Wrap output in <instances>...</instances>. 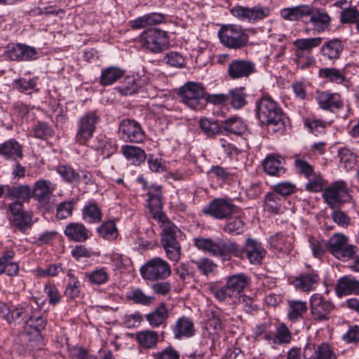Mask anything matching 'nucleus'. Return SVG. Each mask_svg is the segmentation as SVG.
Returning a JSON list of instances; mask_svg holds the SVG:
<instances>
[{"instance_id":"f257e3e1","label":"nucleus","mask_w":359,"mask_h":359,"mask_svg":"<svg viewBox=\"0 0 359 359\" xmlns=\"http://www.w3.org/2000/svg\"><path fill=\"white\" fill-rule=\"evenodd\" d=\"M192 241L193 245L198 250L219 257L222 261H229L231 256L240 257L241 255V251L238 249V244L235 241H226L221 238L213 240L203 236L194 237Z\"/></svg>"},{"instance_id":"f03ea898","label":"nucleus","mask_w":359,"mask_h":359,"mask_svg":"<svg viewBox=\"0 0 359 359\" xmlns=\"http://www.w3.org/2000/svg\"><path fill=\"white\" fill-rule=\"evenodd\" d=\"M161 232L160 243L166 257L174 264L180 262L182 255L180 237L182 231L169 219L159 222Z\"/></svg>"},{"instance_id":"7ed1b4c3","label":"nucleus","mask_w":359,"mask_h":359,"mask_svg":"<svg viewBox=\"0 0 359 359\" xmlns=\"http://www.w3.org/2000/svg\"><path fill=\"white\" fill-rule=\"evenodd\" d=\"M177 95L180 101L191 109L201 110L205 106V88L201 83H185L179 88Z\"/></svg>"},{"instance_id":"20e7f679","label":"nucleus","mask_w":359,"mask_h":359,"mask_svg":"<svg viewBox=\"0 0 359 359\" xmlns=\"http://www.w3.org/2000/svg\"><path fill=\"white\" fill-rule=\"evenodd\" d=\"M100 121L97 110H90L81 115L76 121V142L86 144L94 136Z\"/></svg>"},{"instance_id":"39448f33","label":"nucleus","mask_w":359,"mask_h":359,"mask_svg":"<svg viewBox=\"0 0 359 359\" xmlns=\"http://www.w3.org/2000/svg\"><path fill=\"white\" fill-rule=\"evenodd\" d=\"M138 41L142 48L153 53L163 51L169 45V38L167 33L156 28L144 30L140 34Z\"/></svg>"},{"instance_id":"423d86ee","label":"nucleus","mask_w":359,"mask_h":359,"mask_svg":"<svg viewBox=\"0 0 359 359\" xmlns=\"http://www.w3.org/2000/svg\"><path fill=\"white\" fill-rule=\"evenodd\" d=\"M220 42L226 47L240 49L247 46L249 35L238 25H223L218 32Z\"/></svg>"},{"instance_id":"0eeeda50","label":"nucleus","mask_w":359,"mask_h":359,"mask_svg":"<svg viewBox=\"0 0 359 359\" xmlns=\"http://www.w3.org/2000/svg\"><path fill=\"white\" fill-rule=\"evenodd\" d=\"M202 212L218 220H226L233 215L239 214L241 208L234 205L231 200L217 198L204 205Z\"/></svg>"},{"instance_id":"6e6552de","label":"nucleus","mask_w":359,"mask_h":359,"mask_svg":"<svg viewBox=\"0 0 359 359\" xmlns=\"http://www.w3.org/2000/svg\"><path fill=\"white\" fill-rule=\"evenodd\" d=\"M140 271L143 279L153 282L164 280L170 277L172 273L170 264L160 257L148 260Z\"/></svg>"},{"instance_id":"1a4fd4ad","label":"nucleus","mask_w":359,"mask_h":359,"mask_svg":"<svg viewBox=\"0 0 359 359\" xmlns=\"http://www.w3.org/2000/svg\"><path fill=\"white\" fill-rule=\"evenodd\" d=\"M257 115L262 123L266 126H277L282 122L281 109L268 97H263L257 102Z\"/></svg>"},{"instance_id":"9d476101","label":"nucleus","mask_w":359,"mask_h":359,"mask_svg":"<svg viewBox=\"0 0 359 359\" xmlns=\"http://www.w3.org/2000/svg\"><path fill=\"white\" fill-rule=\"evenodd\" d=\"M231 13L241 21L255 24L268 18L271 14V9L259 4L252 7L236 5L231 9Z\"/></svg>"},{"instance_id":"9b49d317","label":"nucleus","mask_w":359,"mask_h":359,"mask_svg":"<svg viewBox=\"0 0 359 359\" xmlns=\"http://www.w3.org/2000/svg\"><path fill=\"white\" fill-rule=\"evenodd\" d=\"M8 217L11 225L15 229L24 232L31 227L32 217L23 208L20 202H12L8 205Z\"/></svg>"},{"instance_id":"f8f14e48","label":"nucleus","mask_w":359,"mask_h":359,"mask_svg":"<svg viewBox=\"0 0 359 359\" xmlns=\"http://www.w3.org/2000/svg\"><path fill=\"white\" fill-rule=\"evenodd\" d=\"M118 137L126 142H142L145 134L140 124L134 119L121 121L118 128Z\"/></svg>"},{"instance_id":"ddd939ff","label":"nucleus","mask_w":359,"mask_h":359,"mask_svg":"<svg viewBox=\"0 0 359 359\" xmlns=\"http://www.w3.org/2000/svg\"><path fill=\"white\" fill-rule=\"evenodd\" d=\"M257 72L255 62L250 60L233 59L229 62L226 74L231 80L247 79Z\"/></svg>"},{"instance_id":"4468645a","label":"nucleus","mask_w":359,"mask_h":359,"mask_svg":"<svg viewBox=\"0 0 359 359\" xmlns=\"http://www.w3.org/2000/svg\"><path fill=\"white\" fill-rule=\"evenodd\" d=\"M322 40L321 37H316L293 41V46L295 48V62L298 66L302 69L308 66V57L305 56V53H310L313 48L319 46Z\"/></svg>"},{"instance_id":"2eb2a0df","label":"nucleus","mask_w":359,"mask_h":359,"mask_svg":"<svg viewBox=\"0 0 359 359\" xmlns=\"http://www.w3.org/2000/svg\"><path fill=\"white\" fill-rule=\"evenodd\" d=\"M238 249L241 251L240 259L245 257L252 264H260L266 256V251L261 243L255 239L248 238L245 240L243 248L238 245Z\"/></svg>"},{"instance_id":"dca6fc26","label":"nucleus","mask_w":359,"mask_h":359,"mask_svg":"<svg viewBox=\"0 0 359 359\" xmlns=\"http://www.w3.org/2000/svg\"><path fill=\"white\" fill-rule=\"evenodd\" d=\"M313 318L318 321L328 320L330 313L335 309L334 304L318 294H313L310 298Z\"/></svg>"},{"instance_id":"f3484780","label":"nucleus","mask_w":359,"mask_h":359,"mask_svg":"<svg viewBox=\"0 0 359 359\" xmlns=\"http://www.w3.org/2000/svg\"><path fill=\"white\" fill-rule=\"evenodd\" d=\"M56 171L66 183L70 184H79L81 182L88 184L91 182L92 175L86 170H76L68 165H59Z\"/></svg>"},{"instance_id":"a211bd4d","label":"nucleus","mask_w":359,"mask_h":359,"mask_svg":"<svg viewBox=\"0 0 359 359\" xmlns=\"http://www.w3.org/2000/svg\"><path fill=\"white\" fill-rule=\"evenodd\" d=\"M323 197L331 208H334L338 203L348 201L350 195L345 182L341 181L336 182L326 188L323 194Z\"/></svg>"},{"instance_id":"6ab92c4d","label":"nucleus","mask_w":359,"mask_h":359,"mask_svg":"<svg viewBox=\"0 0 359 359\" xmlns=\"http://www.w3.org/2000/svg\"><path fill=\"white\" fill-rule=\"evenodd\" d=\"M147 207L153 215V218L158 223L168 219L162 212V191L161 186L152 185L149 188L147 193Z\"/></svg>"},{"instance_id":"aec40b11","label":"nucleus","mask_w":359,"mask_h":359,"mask_svg":"<svg viewBox=\"0 0 359 359\" xmlns=\"http://www.w3.org/2000/svg\"><path fill=\"white\" fill-rule=\"evenodd\" d=\"M7 56L13 61H32L37 59L39 52L36 48L18 43L7 46Z\"/></svg>"},{"instance_id":"412c9836","label":"nucleus","mask_w":359,"mask_h":359,"mask_svg":"<svg viewBox=\"0 0 359 359\" xmlns=\"http://www.w3.org/2000/svg\"><path fill=\"white\" fill-rule=\"evenodd\" d=\"M55 189V184L48 180L40 178L34 182L32 187V196L39 203L44 206L49 203Z\"/></svg>"},{"instance_id":"4be33fe9","label":"nucleus","mask_w":359,"mask_h":359,"mask_svg":"<svg viewBox=\"0 0 359 359\" xmlns=\"http://www.w3.org/2000/svg\"><path fill=\"white\" fill-rule=\"evenodd\" d=\"M171 330L175 339L182 340L194 337L196 328L194 321L189 317L182 316L171 325Z\"/></svg>"},{"instance_id":"5701e85b","label":"nucleus","mask_w":359,"mask_h":359,"mask_svg":"<svg viewBox=\"0 0 359 359\" xmlns=\"http://www.w3.org/2000/svg\"><path fill=\"white\" fill-rule=\"evenodd\" d=\"M336 295L341 298L348 295H359V280L351 276L339 278L334 285Z\"/></svg>"},{"instance_id":"b1692460","label":"nucleus","mask_w":359,"mask_h":359,"mask_svg":"<svg viewBox=\"0 0 359 359\" xmlns=\"http://www.w3.org/2000/svg\"><path fill=\"white\" fill-rule=\"evenodd\" d=\"M64 234L70 241L84 243L91 236L90 231L81 222H69L64 230Z\"/></svg>"},{"instance_id":"393cba45","label":"nucleus","mask_w":359,"mask_h":359,"mask_svg":"<svg viewBox=\"0 0 359 359\" xmlns=\"http://www.w3.org/2000/svg\"><path fill=\"white\" fill-rule=\"evenodd\" d=\"M0 156L5 160L16 161L23 158L22 145L15 138L0 144Z\"/></svg>"},{"instance_id":"a878e982","label":"nucleus","mask_w":359,"mask_h":359,"mask_svg":"<svg viewBox=\"0 0 359 359\" xmlns=\"http://www.w3.org/2000/svg\"><path fill=\"white\" fill-rule=\"evenodd\" d=\"M320 280L319 275L314 271L299 275L293 280L297 290L309 292L316 289Z\"/></svg>"},{"instance_id":"bb28decb","label":"nucleus","mask_w":359,"mask_h":359,"mask_svg":"<svg viewBox=\"0 0 359 359\" xmlns=\"http://www.w3.org/2000/svg\"><path fill=\"white\" fill-rule=\"evenodd\" d=\"M316 100L320 108L325 110L334 111L344 106L341 95L338 93L321 92L317 95Z\"/></svg>"},{"instance_id":"cd10ccee","label":"nucleus","mask_w":359,"mask_h":359,"mask_svg":"<svg viewBox=\"0 0 359 359\" xmlns=\"http://www.w3.org/2000/svg\"><path fill=\"white\" fill-rule=\"evenodd\" d=\"M262 165L265 172L271 176H280L285 172V159L280 155H268Z\"/></svg>"},{"instance_id":"c85d7f7f","label":"nucleus","mask_w":359,"mask_h":359,"mask_svg":"<svg viewBox=\"0 0 359 359\" xmlns=\"http://www.w3.org/2000/svg\"><path fill=\"white\" fill-rule=\"evenodd\" d=\"M169 318V311L165 302L160 303L151 312L146 315L145 318L152 327L166 326V321Z\"/></svg>"},{"instance_id":"c756f323","label":"nucleus","mask_w":359,"mask_h":359,"mask_svg":"<svg viewBox=\"0 0 359 359\" xmlns=\"http://www.w3.org/2000/svg\"><path fill=\"white\" fill-rule=\"evenodd\" d=\"M165 15L160 13H151L129 21L133 29H140L165 22Z\"/></svg>"},{"instance_id":"7c9ffc66","label":"nucleus","mask_w":359,"mask_h":359,"mask_svg":"<svg viewBox=\"0 0 359 359\" xmlns=\"http://www.w3.org/2000/svg\"><path fill=\"white\" fill-rule=\"evenodd\" d=\"M207 287L210 294L220 302H228L237 297L233 290L228 287L226 283L224 285H221L217 282H211L208 284Z\"/></svg>"},{"instance_id":"2f4dec72","label":"nucleus","mask_w":359,"mask_h":359,"mask_svg":"<svg viewBox=\"0 0 359 359\" xmlns=\"http://www.w3.org/2000/svg\"><path fill=\"white\" fill-rule=\"evenodd\" d=\"M33 306L28 303L22 302L13 307L8 317L9 324H20L22 322L27 323Z\"/></svg>"},{"instance_id":"473e14b6","label":"nucleus","mask_w":359,"mask_h":359,"mask_svg":"<svg viewBox=\"0 0 359 359\" xmlns=\"http://www.w3.org/2000/svg\"><path fill=\"white\" fill-rule=\"evenodd\" d=\"M6 198L15 199V202L23 203L29 202L32 196V187L28 184H18L12 186L8 184L6 188Z\"/></svg>"},{"instance_id":"72a5a7b5","label":"nucleus","mask_w":359,"mask_h":359,"mask_svg":"<svg viewBox=\"0 0 359 359\" xmlns=\"http://www.w3.org/2000/svg\"><path fill=\"white\" fill-rule=\"evenodd\" d=\"M125 70L117 66H109L102 69L99 83L102 86H109L123 76Z\"/></svg>"},{"instance_id":"f704fd0d","label":"nucleus","mask_w":359,"mask_h":359,"mask_svg":"<svg viewBox=\"0 0 359 359\" xmlns=\"http://www.w3.org/2000/svg\"><path fill=\"white\" fill-rule=\"evenodd\" d=\"M83 220L87 224H98L102 220V212L99 205L93 202L86 203L81 210Z\"/></svg>"},{"instance_id":"c9c22d12","label":"nucleus","mask_w":359,"mask_h":359,"mask_svg":"<svg viewBox=\"0 0 359 359\" xmlns=\"http://www.w3.org/2000/svg\"><path fill=\"white\" fill-rule=\"evenodd\" d=\"M226 220V222L221 227L224 232L232 236L241 235L244 233L246 226L244 216L241 215L234 217L231 216Z\"/></svg>"},{"instance_id":"e433bc0d","label":"nucleus","mask_w":359,"mask_h":359,"mask_svg":"<svg viewBox=\"0 0 359 359\" xmlns=\"http://www.w3.org/2000/svg\"><path fill=\"white\" fill-rule=\"evenodd\" d=\"M225 279L228 287L236 296L242 292L250 283V278L243 273L228 276Z\"/></svg>"},{"instance_id":"4c0bfd02","label":"nucleus","mask_w":359,"mask_h":359,"mask_svg":"<svg viewBox=\"0 0 359 359\" xmlns=\"http://www.w3.org/2000/svg\"><path fill=\"white\" fill-rule=\"evenodd\" d=\"M344 46L342 42L339 39H332L325 42L320 48L322 55L330 60H337Z\"/></svg>"},{"instance_id":"58836bf2","label":"nucleus","mask_w":359,"mask_h":359,"mask_svg":"<svg viewBox=\"0 0 359 359\" xmlns=\"http://www.w3.org/2000/svg\"><path fill=\"white\" fill-rule=\"evenodd\" d=\"M121 152L126 158L133 165H140L146 159L145 151L139 147L133 145H123Z\"/></svg>"},{"instance_id":"ea45409f","label":"nucleus","mask_w":359,"mask_h":359,"mask_svg":"<svg viewBox=\"0 0 359 359\" xmlns=\"http://www.w3.org/2000/svg\"><path fill=\"white\" fill-rule=\"evenodd\" d=\"M318 76L326 81L341 84L346 81L344 70L335 67H325L318 70Z\"/></svg>"},{"instance_id":"a19ab883","label":"nucleus","mask_w":359,"mask_h":359,"mask_svg":"<svg viewBox=\"0 0 359 359\" xmlns=\"http://www.w3.org/2000/svg\"><path fill=\"white\" fill-rule=\"evenodd\" d=\"M116 89L121 95H128L142 93L145 87L142 86V80L140 79H136L133 76H128L125 79L123 83L116 87Z\"/></svg>"},{"instance_id":"79ce46f5","label":"nucleus","mask_w":359,"mask_h":359,"mask_svg":"<svg viewBox=\"0 0 359 359\" xmlns=\"http://www.w3.org/2000/svg\"><path fill=\"white\" fill-rule=\"evenodd\" d=\"M294 166L297 174L304 178H309L313 175L314 167L306 159V154H297L294 156Z\"/></svg>"},{"instance_id":"37998d69","label":"nucleus","mask_w":359,"mask_h":359,"mask_svg":"<svg viewBox=\"0 0 359 359\" xmlns=\"http://www.w3.org/2000/svg\"><path fill=\"white\" fill-rule=\"evenodd\" d=\"M222 130L231 134L242 135L247 130V126L243 119L238 116H233L225 119L221 126Z\"/></svg>"},{"instance_id":"c03bdc74","label":"nucleus","mask_w":359,"mask_h":359,"mask_svg":"<svg viewBox=\"0 0 359 359\" xmlns=\"http://www.w3.org/2000/svg\"><path fill=\"white\" fill-rule=\"evenodd\" d=\"M96 232L99 237L108 241L116 240L118 236V230L114 220L103 222L96 228Z\"/></svg>"},{"instance_id":"a18cd8bd","label":"nucleus","mask_w":359,"mask_h":359,"mask_svg":"<svg viewBox=\"0 0 359 359\" xmlns=\"http://www.w3.org/2000/svg\"><path fill=\"white\" fill-rule=\"evenodd\" d=\"M269 244L271 248L283 253L289 254L291 250V243L289 236L279 233L272 236L269 239Z\"/></svg>"},{"instance_id":"49530a36","label":"nucleus","mask_w":359,"mask_h":359,"mask_svg":"<svg viewBox=\"0 0 359 359\" xmlns=\"http://www.w3.org/2000/svg\"><path fill=\"white\" fill-rule=\"evenodd\" d=\"M348 243V237L342 233H334L327 242L329 252L336 258H342V252L340 248Z\"/></svg>"},{"instance_id":"de8ad7c7","label":"nucleus","mask_w":359,"mask_h":359,"mask_svg":"<svg viewBox=\"0 0 359 359\" xmlns=\"http://www.w3.org/2000/svg\"><path fill=\"white\" fill-rule=\"evenodd\" d=\"M136 339L143 348H152L156 346L158 334L155 331L144 330L137 333Z\"/></svg>"},{"instance_id":"09e8293b","label":"nucleus","mask_w":359,"mask_h":359,"mask_svg":"<svg viewBox=\"0 0 359 359\" xmlns=\"http://www.w3.org/2000/svg\"><path fill=\"white\" fill-rule=\"evenodd\" d=\"M264 209L272 214H278L283 212L282 200L273 192L267 193L264 197Z\"/></svg>"},{"instance_id":"8fccbe9b","label":"nucleus","mask_w":359,"mask_h":359,"mask_svg":"<svg viewBox=\"0 0 359 359\" xmlns=\"http://www.w3.org/2000/svg\"><path fill=\"white\" fill-rule=\"evenodd\" d=\"M20 341L25 344L27 348L32 351L37 347L41 341V335L37 331H33L28 327L20 334Z\"/></svg>"},{"instance_id":"3c124183","label":"nucleus","mask_w":359,"mask_h":359,"mask_svg":"<svg viewBox=\"0 0 359 359\" xmlns=\"http://www.w3.org/2000/svg\"><path fill=\"white\" fill-rule=\"evenodd\" d=\"M245 88H236L228 92L229 103L234 109H238L243 107L246 104V94L244 92Z\"/></svg>"},{"instance_id":"603ef678","label":"nucleus","mask_w":359,"mask_h":359,"mask_svg":"<svg viewBox=\"0 0 359 359\" xmlns=\"http://www.w3.org/2000/svg\"><path fill=\"white\" fill-rule=\"evenodd\" d=\"M97 143L96 149L100 151L106 157H110L118 149L116 141L105 136L97 137Z\"/></svg>"},{"instance_id":"864d4df0","label":"nucleus","mask_w":359,"mask_h":359,"mask_svg":"<svg viewBox=\"0 0 359 359\" xmlns=\"http://www.w3.org/2000/svg\"><path fill=\"white\" fill-rule=\"evenodd\" d=\"M34 137L40 140H48L55 135L54 129L46 122L38 121L32 127Z\"/></svg>"},{"instance_id":"5fc2aeb1","label":"nucleus","mask_w":359,"mask_h":359,"mask_svg":"<svg viewBox=\"0 0 359 359\" xmlns=\"http://www.w3.org/2000/svg\"><path fill=\"white\" fill-rule=\"evenodd\" d=\"M127 298L134 304L149 306L155 301V297L147 295L140 288H135L128 292Z\"/></svg>"},{"instance_id":"6e6d98bb","label":"nucleus","mask_w":359,"mask_h":359,"mask_svg":"<svg viewBox=\"0 0 359 359\" xmlns=\"http://www.w3.org/2000/svg\"><path fill=\"white\" fill-rule=\"evenodd\" d=\"M330 18L327 13L317 12L311 15L309 21L318 32H323L329 25Z\"/></svg>"},{"instance_id":"4d7b16f0","label":"nucleus","mask_w":359,"mask_h":359,"mask_svg":"<svg viewBox=\"0 0 359 359\" xmlns=\"http://www.w3.org/2000/svg\"><path fill=\"white\" fill-rule=\"evenodd\" d=\"M67 276L69 280L65 294L69 299H75L79 296L81 292L80 281L70 271H68Z\"/></svg>"},{"instance_id":"13d9d810","label":"nucleus","mask_w":359,"mask_h":359,"mask_svg":"<svg viewBox=\"0 0 359 359\" xmlns=\"http://www.w3.org/2000/svg\"><path fill=\"white\" fill-rule=\"evenodd\" d=\"M76 203L74 199L60 202L56 208V217L61 220L72 217Z\"/></svg>"},{"instance_id":"bf43d9fd","label":"nucleus","mask_w":359,"mask_h":359,"mask_svg":"<svg viewBox=\"0 0 359 359\" xmlns=\"http://www.w3.org/2000/svg\"><path fill=\"white\" fill-rule=\"evenodd\" d=\"M192 262L194 263L200 273L206 276L214 273L217 267L214 261L208 257H203Z\"/></svg>"},{"instance_id":"052dcab7","label":"nucleus","mask_w":359,"mask_h":359,"mask_svg":"<svg viewBox=\"0 0 359 359\" xmlns=\"http://www.w3.org/2000/svg\"><path fill=\"white\" fill-rule=\"evenodd\" d=\"M37 311H31L29 320L27 321V327L33 331H37L41 334V332L44 330L46 325V318L41 314L37 315Z\"/></svg>"},{"instance_id":"680f3d73","label":"nucleus","mask_w":359,"mask_h":359,"mask_svg":"<svg viewBox=\"0 0 359 359\" xmlns=\"http://www.w3.org/2000/svg\"><path fill=\"white\" fill-rule=\"evenodd\" d=\"M62 264H50L46 266V268L43 269L37 267L34 270L35 276L37 278H46V277H54L59 274L60 271H62Z\"/></svg>"},{"instance_id":"e2e57ef3","label":"nucleus","mask_w":359,"mask_h":359,"mask_svg":"<svg viewBox=\"0 0 359 359\" xmlns=\"http://www.w3.org/2000/svg\"><path fill=\"white\" fill-rule=\"evenodd\" d=\"M86 277L90 283L94 285L104 284L109 279V275L103 267L86 273Z\"/></svg>"},{"instance_id":"0e129e2a","label":"nucleus","mask_w":359,"mask_h":359,"mask_svg":"<svg viewBox=\"0 0 359 359\" xmlns=\"http://www.w3.org/2000/svg\"><path fill=\"white\" fill-rule=\"evenodd\" d=\"M359 19V11L355 7L344 8L340 12V22L342 24H355Z\"/></svg>"},{"instance_id":"69168bd1","label":"nucleus","mask_w":359,"mask_h":359,"mask_svg":"<svg viewBox=\"0 0 359 359\" xmlns=\"http://www.w3.org/2000/svg\"><path fill=\"white\" fill-rule=\"evenodd\" d=\"M308 182L306 184V189L310 192L317 193L323 191L324 187V180L320 173L316 172L311 177L306 178Z\"/></svg>"},{"instance_id":"338daca9","label":"nucleus","mask_w":359,"mask_h":359,"mask_svg":"<svg viewBox=\"0 0 359 359\" xmlns=\"http://www.w3.org/2000/svg\"><path fill=\"white\" fill-rule=\"evenodd\" d=\"M338 155L340 163L347 170L352 169L355 165V156L347 148H341L339 150Z\"/></svg>"},{"instance_id":"774afa93","label":"nucleus","mask_w":359,"mask_h":359,"mask_svg":"<svg viewBox=\"0 0 359 359\" xmlns=\"http://www.w3.org/2000/svg\"><path fill=\"white\" fill-rule=\"evenodd\" d=\"M315 357L313 359H337V355L333 351L330 345L327 343L320 344L315 349Z\"/></svg>"}]
</instances>
